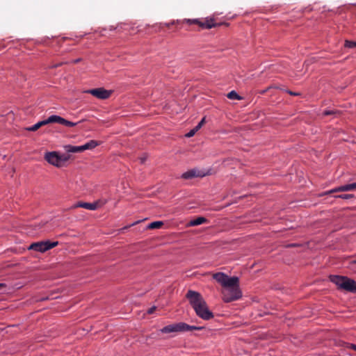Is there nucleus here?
Returning <instances> with one entry per match:
<instances>
[{
  "label": "nucleus",
  "instance_id": "f257e3e1",
  "mask_svg": "<svg viewBox=\"0 0 356 356\" xmlns=\"http://www.w3.org/2000/svg\"><path fill=\"white\" fill-rule=\"evenodd\" d=\"M185 297L189 301L197 316L205 321H209L214 317L213 312L209 310L205 300L199 292L188 290Z\"/></svg>",
  "mask_w": 356,
  "mask_h": 356
},
{
  "label": "nucleus",
  "instance_id": "f03ea898",
  "mask_svg": "<svg viewBox=\"0 0 356 356\" xmlns=\"http://www.w3.org/2000/svg\"><path fill=\"white\" fill-rule=\"evenodd\" d=\"M329 280L337 285L338 290L356 293V281L354 280L347 276L337 275H330Z\"/></svg>",
  "mask_w": 356,
  "mask_h": 356
},
{
  "label": "nucleus",
  "instance_id": "7ed1b4c3",
  "mask_svg": "<svg viewBox=\"0 0 356 356\" xmlns=\"http://www.w3.org/2000/svg\"><path fill=\"white\" fill-rule=\"evenodd\" d=\"M213 278L220 284L222 289L240 287L239 278L236 276L229 277L224 273L218 272L213 274Z\"/></svg>",
  "mask_w": 356,
  "mask_h": 356
},
{
  "label": "nucleus",
  "instance_id": "20e7f679",
  "mask_svg": "<svg viewBox=\"0 0 356 356\" xmlns=\"http://www.w3.org/2000/svg\"><path fill=\"white\" fill-rule=\"evenodd\" d=\"M242 297V291L240 287L222 289V299L224 302L228 303Z\"/></svg>",
  "mask_w": 356,
  "mask_h": 356
},
{
  "label": "nucleus",
  "instance_id": "39448f33",
  "mask_svg": "<svg viewBox=\"0 0 356 356\" xmlns=\"http://www.w3.org/2000/svg\"><path fill=\"white\" fill-rule=\"evenodd\" d=\"M58 245V241H42L31 243L28 250H35L40 252H44L51 248L56 247Z\"/></svg>",
  "mask_w": 356,
  "mask_h": 356
},
{
  "label": "nucleus",
  "instance_id": "423d86ee",
  "mask_svg": "<svg viewBox=\"0 0 356 356\" xmlns=\"http://www.w3.org/2000/svg\"><path fill=\"white\" fill-rule=\"evenodd\" d=\"M107 202V200L106 199H99L95 202H79L78 203L74 204L72 206V208H78L81 207L88 210H97L99 208H101L103 207L106 203Z\"/></svg>",
  "mask_w": 356,
  "mask_h": 356
},
{
  "label": "nucleus",
  "instance_id": "0eeeda50",
  "mask_svg": "<svg viewBox=\"0 0 356 356\" xmlns=\"http://www.w3.org/2000/svg\"><path fill=\"white\" fill-rule=\"evenodd\" d=\"M184 22L189 24H197L202 29H209L213 27H216V26H219L220 24H216L213 19H204L203 20H200L199 19H186Z\"/></svg>",
  "mask_w": 356,
  "mask_h": 356
},
{
  "label": "nucleus",
  "instance_id": "6e6552de",
  "mask_svg": "<svg viewBox=\"0 0 356 356\" xmlns=\"http://www.w3.org/2000/svg\"><path fill=\"white\" fill-rule=\"evenodd\" d=\"M85 92L90 94L99 99H106L111 95V91L107 90L103 88L90 89L86 90Z\"/></svg>",
  "mask_w": 356,
  "mask_h": 356
},
{
  "label": "nucleus",
  "instance_id": "1a4fd4ad",
  "mask_svg": "<svg viewBox=\"0 0 356 356\" xmlns=\"http://www.w3.org/2000/svg\"><path fill=\"white\" fill-rule=\"evenodd\" d=\"M162 334H170L172 332H183L184 322L173 323L163 327L159 330Z\"/></svg>",
  "mask_w": 356,
  "mask_h": 356
},
{
  "label": "nucleus",
  "instance_id": "9d476101",
  "mask_svg": "<svg viewBox=\"0 0 356 356\" xmlns=\"http://www.w3.org/2000/svg\"><path fill=\"white\" fill-rule=\"evenodd\" d=\"M44 159L50 164L56 167H61L60 163L59 154L56 152H47L44 155Z\"/></svg>",
  "mask_w": 356,
  "mask_h": 356
},
{
  "label": "nucleus",
  "instance_id": "9b49d317",
  "mask_svg": "<svg viewBox=\"0 0 356 356\" xmlns=\"http://www.w3.org/2000/svg\"><path fill=\"white\" fill-rule=\"evenodd\" d=\"M356 190V183L345 184L339 187H336L332 190L325 192L324 195H329L333 193L351 191Z\"/></svg>",
  "mask_w": 356,
  "mask_h": 356
},
{
  "label": "nucleus",
  "instance_id": "f8f14e48",
  "mask_svg": "<svg viewBox=\"0 0 356 356\" xmlns=\"http://www.w3.org/2000/svg\"><path fill=\"white\" fill-rule=\"evenodd\" d=\"M205 176V174L197 170V169H191L184 173L182 174L181 178L184 179H190L194 177H202Z\"/></svg>",
  "mask_w": 356,
  "mask_h": 356
},
{
  "label": "nucleus",
  "instance_id": "ddd939ff",
  "mask_svg": "<svg viewBox=\"0 0 356 356\" xmlns=\"http://www.w3.org/2000/svg\"><path fill=\"white\" fill-rule=\"evenodd\" d=\"M50 120H51L52 123H58L69 127H74L77 124L76 122L68 121L58 115H55L50 116Z\"/></svg>",
  "mask_w": 356,
  "mask_h": 356
},
{
  "label": "nucleus",
  "instance_id": "4468645a",
  "mask_svg": "<svg viewBox=\"0 0 356 356\" xmlns=\"http://www.w3.org/2000/svg\"><path fill=\"white\" fill-rule=\"evenodd\" d=\"M51 123H52V122H51V120H50V116H49L47 119L40 121L38 123L35 124L34 125L26 128V130H27L29 131H35L38 129L42 127V126H44V125H47V124H49Z\"/></svg>",
  "mask_w": 356,
  "mask_h": 356
},
{
  "label": "nucleus",
  "instance_id": "2eb2a0df",
  "mask_svg": "<svg viewBox=\"0 0 356 356\" xmlns=\"http://www.w3.org/2000/svg\"><path fill=\"white\" fill-rule=\"evenodd\" d=\"M99 144H100L99 142L95 140H91L87 142L86 143H85L84 145H81L83 152L86 149H92L95 147H96L97 146H98Z\"/></svg>",
  "mask_w": 356,
  "mask_h": 356
},
{
  "label": "nucleus",
  "instance_id": "dca6fc26",
  "mask_svg": "<svg viewBox=\"0 0 356 356\" xmlns=\"http://www.w3.org/2000/svg\"><path fill=\"white\" fill-rule=\"evenodd\" d=\"M65 149L69 153H78L83 152L82 146L66 145Z\"/></svg>",
  "mask_w": 356,
  "mask_h": 356
},
{
  "label": "nucleus",
  "instance_id": "f3484780",
  "mask_svg": "<svg viewBox=\"0 0 356 356\" xmlns=\"http://www.w3.org/2000/svg\"><path fill=\"white\" fill-rule=\"evenodd\" d=\"M204 329H205L204 327L189 325L187 323H184V332L193 331V330H204Z\"/></svg>",
  "mask_w": 356,
  "mask_h": 356
},
{
  "label": "nucleus",
  "instance_id": "a211bd4d",
  "mask_svg": "<svg viewBox=\"0 0 356 356\" xmlns=\"http://www.w3.org/2000/svg\"><path fill=\"white\" fill-rule=\"evenodd\" d=\"M340 114V111L338 110H325L323 111V115H339Z\"/></svg>",
  "mask_w": 356,
  "mask_h": 356
},
{
  "label": "nucleus",
  "instance_id": "6ab92c4d",
  "mask_svg": "<svg viewBox=\"0 0 356 356\" xmlns=\"http://www.w3.org/2000/svg\"><path fill=\"white\" fill-rule=\"evenodd\" d=\"M227 97L229 99H241L240 97V96L234 90H232V91L229 92L227 94Z\"/></svg>",
  "mask_w": 356,
  "mask_h": 356
},
{
  "label": "nucleus",
  "instance_id": "aec40b11",
  "mask_svg": "<svg viewBox=\"0 0 356 356\" xmlns=\"http://www.w3.org/2000/svg\"><path fill=\"white\" fill-rule=\"evenodd\" d=\"M355 196L353 194H341V195H337L334 196L335 198H341V199H343V200L351 199V198H353Z\"/></svg>",
  "mask_w": 356,
  "mask_h": 356
},
{
  "label": "nucleus",
  "instance_id": "412c9836",
  "mask_svg": "<svg viewBox=\"0 0 356 356\" xmlns=\"http://www.w3.org/2000/svg\"><path fill=\"white\" fill-rule=\"evenodd\" d=\"M59 157H60V165L63 166V165L69 159H70V155L68 154H62V155H60L59 154Z\"/></svg>",
  "mask_w": 356,
  "mask_h": 356
},
{
  "label": "nucleus",
  "instance_id": "4be33fe9",
  "mask_svg": "<svg viewBox=\"0 0 356 356\" xmlns=\"http://www.w3.org/2000/svg\"><path fill=\"white\" fill-rule=\"evenodd\" d=\"M164 224H148L146 227V229H160Z\"/></svg>",
  "mask_w": 356,
  "mask_h": 356
},
{
  "label": "nucleus",
  "instance_id": "5701e85b",
  "mask_svg": "<svg viewBox=\"0 0 356 356\" xmlns=\"http://www.w3.org/2000/svg\"><path fill=\"white\" fill-rule=\"evenodd\" d=\"M207 219L203 216H199L196 218L191 220L188 222H206Z\"/></svg>",
  "mask_w": 356,
  "mask_h": 356
},
{
  "label": "nucleus",
  "instance_id": "b1692460",
  "mask_svg": "<svg viewBox=\"0 0 356 356\" xmlns=\"http://www.w3.org/2000/svg\"><path fill=\"white\" fill-rule=\"evenodd\" d=\"M345 47H348V48L356 47V42L346 40L345 41Z\"/></svg>",
  "mask_w": 356,
  "mask_h": 356
},
{
  "label": "nucleus",
  "instance_id": "393cba45",
  "mask_svg": "<svg viewBox=\"0 0 356 356\" xmlns=\"http://www.w3.org/2000/svg\"><path fill=\"white\" fill-rule=\"evenodd\" d=\"M197 131L195 129V128L194 127L193 129H191L188 133H187L186 134V137L187 138H191L192 136H193L195 133L197 132Z\"/></svg>",
  "mask_w": 356,
  "mask_h": 356
},
{
  "label": "nucleus",
  "instance_id": "a878e982",
  "mask_svg": "<svg viewBox=\"0 0 356 356\" xmlns=\"http://www.w3.org/2000/svg\"><path fill=\"white\" fill-rule=\"evenodd\" d=\"M205 123V118H203L198 124L195 127L197 131L200 130L202 125Z\"/></svg>",
  "mask_w": 356,
  "mask_h": 356
},
{
  "label": "nucleus",
  "instance_id": "bb28decb",
  "mask_svg": "<svg viewBox=\"0 0 356 356\" xmlns=\"http://www.w3.org/2000/svg\"><path fill=\"white\" fill-rule=\"evenodd\" d=\"M293 229V227H284L282 229H273V232H282L284 231H287Z\"/></svg>",
  "mask_w": 356,
  "mask_h": 356
},
{
  "label": "nucleus",
  "instance_id": "cd10ccee",
  "mask_svg": "<svg viewBox=\"0 0 356 356\" xmlns=\"http://www.w3.org/2000/svg\"><path fill=\"white\" fill-rule=\"evenodd\" d=\"M54 298H50V296H44V297H42L39 299H37L35 300V302H42V301H45V300H50V299H54Z\"/></svg>",
  "mask_w": 356,
  "mask_h": 356
},
{
  "label": "nucleus",
  "instance_id": "c85d7f7f",
  "mask_svg": "<svg viewBox=\"0 0 356 356\" xmlns=\"http://www.w3.org/2000/svg\"><path fill=\"white\" fill-rule=\"evenodd\" d=\"M301 244L299 243H289L286 245V248H295V247H300L301 246Z\"/></svg>",
  "mask_w": 356,
  "mask_h": 356
},
{
  "label": "nucleus",
  "instance_id": "c756f323",
  "mask_svg": "<svg viewBox=\"0 0 356 356\" xmlns=\"http://www.w3.org/2000/svg\"><path fill=\"white\" fill-rule=\"evenodd\" d=\"M156 306H153V307H150V308L147 311V313L148 314H153V313L155 312V310H156Z\"/></svg>",
  "mask_w": 356,
  "mask_h": 356
},
{
  "label": "nucleus",
  "instance_id": "7c9ffc66",
  "mask_svg": "<svg viewBox=\"0 0 356 356\" xmlns=\"http://www.w3.org/2000/svg\"><path fill=\"white\" fill-rule=\"evenodd\" d=\"M135 225V224L131 223V224H130V225H129V226H125V227H124L123 228H121V229H118V230H117V232H118V233H120V232H122V231H124V230H125V229H128V228H129L131 226H133V225Z\"/></svg>",
  "mask_w": 356,
  "mask_h": 356
},
{
  "label": "nucleus",
  "instance_id": "2f4dec72",
  "mask_svg": "<svg viewBox=\"0 0 356 356\" xmlns=\"http://www.w3.org/2000/svg\"><path fill=\"white\" fill-rule=\"evenodd\" d=\"M347 347L356 351V345L353 343H346Z\"/></svg>",
  "mask_w": 356,
  "mask_h": 356
},
{
  "label": "nucleus",
  "instance_id": "473e14b6",
  "mask_svg": "<svg viewBox=\"0 0 356 356\" xmlns=\"http://www.w3.org/2000/svg\"><path fill=\"white\" fill-rule=\"evenodd\" d=\"M6 284H4V283H0V290L3 288H6Z\"/></svg>",
  "mask_w": 356,
  "mask_h": 356
},
{
  "label": "nucleus",
  "instance_id": "72a5a7b5",
  "mask_svg": "<svg viewBox=\"0 0 356 356\" xmlns=\"http://www.w3.org/2000/svg\"><path fill=\"white\" fill-rule=\"evenodd\" d=\"M61 65H62V63H57L56 65H53V66H52V67H58V66H60Z\"/></svg>",
  "mask_w": 356,
  "mask_h": 356
},
{
  "label": "nucleus",
  "instance_id": "f704fd0d",
  "mask_svg": "<svg viewBox=\"0 0 356 356\" xmlns=\"http://www.w3.org/2000/svg\"><path fill=\"white\" fill-rule=\"evenodd\" d=\"M271 88H272V87H268L266 90H263V91L261 92V93H264V92H266L267 90H270Z\"/></svg>",
  "mask_w": 356,
  "mask_h": 356
},
{
  "label": "nucleus",
  "instance_id": "c9c22d12",
  "mask_svg": "<svg viewBox=\"0 0 356 356\" xmlns=\"http://www.w3.org/2000/svg\"><path fill=\"white\" fill-rule=\"evenodd\" d=\"M143 220H138L136 221H135L134 222H137V223H139V222H143Z\"/></svg>",
  "mask_w": 356,
  "mask_h": 356
},
{
  "label": "nucleus",
  "instance_id": "e433bc0d",
  "mask_svg": "<svg viewBox=\"0 0 356 356\" xmlns=\"http://www.w3.org/2000/svg\"><path fill=\"white\" fill-rule=\"evenodd\" d=\"M152 222H156V223H159V222H163V221H161V220H155V221H152Z\"/></svg>",
  "mask_w": 356,
  "mask_h": 356
},
{
  "label": "nucleus",
  "instance_id": "4c0bfd02",
  "mask_svg": "<svg viewBox=\"0 0 356 356\" xmlns=\"http://www.w3.org/2000/svg\"><path fill=\"white\" fill-rule=\"evenodd\" d=\"M198 224H193V223H191V224H187L188 226H194V225H197Z\"/></svg>",
  "mask_w": 356,
  "mask_h": 356
},
{
  "label": "nucleus",
  "instance_id": "58836bf2",
  "mask_svg": "<svg viewBox=\"0 0 356 356\" xmlns=\"http://www.w3.org/2000/svg\"><path fill=\"white\" fill-rule=\"evenodd\" d=\"M147 338H154V337L153 336V334H152L149 336L147 337Z\"/></svg>",
  "mask_w": 356,
  "mask_h": 356
},
{
  "label": "nucleus",
  "instance_id": "ea45409f",
  "mask_svg": "<svg viewBox=\"0 0 356 356\" xmlns=\"http://www.w3.org/2000/svg\"><path fill=\"white\" fill-rule=\"evenodd\" d=\"M289 94H291L292 95H297L296 93L292 92L291 91H289Z\"/></svg>",
  "mask_w": 356,
  "mask_h": 356
},
{
  "label": "nucleus",
  "instance_id": "a19ab883",
  "mask_svg": "<svg viewBox=\"0 0 356 356\" xmlns=\"http://www.w3.org/2000/svg\"><path fill=\"white\" fill-rule=\"evenodd\" d=\"M351 264H356V259H355V260H353V261H351Z\"/></svg>",
  "mask_w": 356,
  "mask_h": 356
},
{
  "label": "nucleus",
  "instance_id": "79ce46f5",
  "mask_svg": "<svg viewBox=\"0 0 356 356\" xmlns=\"http://www.w3.org/2000/svg\"><path fill=\"white\" fill-rule=\"evenodd\" d=\"M140 159H141V163H143L145 160V159H144V158H141Z\"/></svg>",
  "mask_w": 356,
  "mask_h": 356
}]
</instances>
